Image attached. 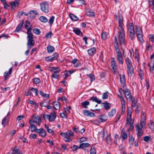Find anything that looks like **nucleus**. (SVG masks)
Instances as JSON below:
<instances>
[{"label": "nucleus", "mask_w": 154, "mask_h": 154, "mask_svg": "<svg viewBox=\"0 0 154 154\" xmlns=\"http://www.w3.org/2000/svg\"><path fill=\"white\" fill-rule=\"evenodd\" d=\"M116 19L118 21L119 23V40L120 45H124L125 44L126 42L125 40V32L123 26L122 17L121 14H119L118 17L116 15Z\"/></svg>", "instance_id": "obj_1"}, {"label": "nucleus", "mask_w": 154, "mask_h": 154, "mask_svg": "<svg viewBox=\"0 0 154 154\" xmlns=\"http://www.w3.org/2000/svg\"><path fill=\"white\" fill-rule=\"evenodd\" d=\"M114 42V47L116 53L117 61L119 63L122 64L123 63V58L119 48L117 38L116 36L115 37Z\"/></svg>", "instance_id": "obj_2"}, {"label": "nucleus", "mask_w": 154, "mask_h": 154, "mask_svg": "<svg viewBox=\"0 0 154 154\" xmlns=\"http://www.w3.org/2000/svg\"><path fill=\"white\" fill-rule=\"evenodd\" d=\"M43 117L45 120L48 119L50 122H51L54 121L56 118V114L54 112H53L50 115H43Z\"/></svg>", "instance_id": "obj_3"}, {"label": "nucleus", "mask_w": 154, "mask_h": 154, "mask_svg": "<svg viewBox=\"0 0 154 154\" xmlns=\"http://www.w3.org/2000/svg\"><path fill=\"white\" fill-rule=\"evenodd\" d=\"M41 9L43 12L47 13L49 12V5L48 2H43L40 4Z\"/></svg>", "instance_id": "obj_4"}, {"label": "nucleus", "mask_w": 154, "mask_h": 154, "mask_svg": "<svg viewBox=\"0 0 154 154\" xmlns=\"http://www.w3.org/2000/svg\"><path fill=\"white\" fill-rule=\"evenodd\" d=\"M132 114V111L131 109H128L127 111V123L125 124V126L128 127V126L129 124L130 125V123L132 121L131 118V116Z\"/></svg>", "instance_id": "obj_5"}, {"label": "nucleus", "mask_w": 154, "mask_h": 154, "mask_svg": "<svg viewBox=\"0 0 154 154\" xmlns=\"http://www.w3.org/2000/svg\"><path fill=\"white\" fill-rule=\"evenodd\" d=\"M58 57V54L57 53H55L53 55L52 57L48 56L45 57V60L47 62L50 63L53 61L57 59Z\"/></svg>", "instance_id": "obj_6"}, {"label": "nucleus", "mask_w": 154, "mask_h": 154, "mask_svg": "<svg viewBox=\"0 0 154 154\" xmlns=\"http://www.w3.org/2000/svg\"><path fill=\"white\" fill-rule=\"evenodd\" d=\"M30 120H32L33 123H35L38 125H40L41 122V119L40 116L35 115L33 116L32 119Z\"/></svg>", "instance_id": "obj_7"}, {"label": "nucleus", "mask_w": 154, "mask_h": 154, "mask_svg": "<svg viewBox=\"0 0 154 154\" xmlns=\"http://www.w3.org/2000/svg\"><path fill=\"white\" fill-rule=\"evenodd\" d=\"M27 38L28 39L27 49H30L31 47L34 46V42L33 39V37Z\"/></svg>", "instance_id": "obj_8"}, {"label": "nucleus", "mask_w": 154, "mask_h": 154, "mask_svg": "<svg viewBox=\"0 0 154 154\" xmlns=\"http://www.w3.org/2000/svg\"><path fill=\"white\" fill-rule=\"evenodd\" d=\"M124 93L127 100L129 101H131L132 97L131 95L130 91L128 89H126L124 91Z\"/></svg>", "instance_id": "obj_9"}, {"label": "nucleus", "mask_w": 154, "mask_h": 154, "mask_svg": "<svg viewBox=\"0 0 154 154\" xmlns=\"http://www.w3.org/2000/svg\"><path fill=\"white\" fill-rule=\"evenodd\" d=\"M36 132L38 133L39 135L42 137H45L46 135V132L43 128L38 129L37 131H36Z\"/></svg>", "instance_id": "obj_10"}, {"label": "nucleus", "mask_w": 154, "mask_h": 154, "mask_svg": "<svg viewBox=\"0 0 154 154\" xmlns=\"http://www.w3.org/2000/svg\"><path fill=\"white\" fill-rule=\"evenodd\" d=\"M86 14L91 17H93L95 16V14L94 11L90 8H87L85 10Z\"/></svg>", "instance_id": "obj_11"}, {"label": "nucleus", "mask_w": 154, "mask_h": 154, "mask_svg": "<svg viewBox=\"0 0 154 154\" xmlns=\"http://www.w3.org/2000/svg\"><path fill=\"white\" fill-rule=\"evenodd\" d=\"M71 63L73 64V66L75 67L78 68L80 67L81 66L80 62L76 58H75L72 60Z\"/></svg>", "instance_id": "obj_12"}, {"label": "nucleus", "mask_w": 154, "mask_h": 154, "mask_svg": "<svg viewBox=\"0 0 154 154\" xmlns=\"http://www.w3.org/2000/svg\"><path fill=\"white\" fill-rule=\"evenodd\" d=\"M29 123L30 125L29 126V128H31V131L32 132H36V131H37V130L38 129H37L36 126L33 124L34 123H33L32 120H29Z\"/></svg>", "instance_id": "obj_13"}, {"label": "nucleus", "mask_w": 154, "mask_h": 154, "mask_svg": "<svg viewBox=\"0 0 154 154\" xmlns=\"http://www.w3.org/2000/svg\"><path fill=\"white\" fill-rule=\"evenodd\" d=\"M128 136L127 134L125 132V130L124 128H123L122 129L120 138L122 137V140H125L127 139Z\"/></svg>", "instance_id": "obj_14"}, {"label": "nucleus", "mask_w": 154, "mask_h": 154, "mask_svg": "<svg viewBox=\"0 0 154 154\" xmlns=\"http://www.w3.org/2000/svg\"><path fill=\"white\" fill-rule=\"evenodd\" d=\"M19 3V0H15L13 2H11L10 4L11 6L12 9H14L16 6L18 5Z\"/></svg>", "instance_id": "obj_15"}, {"label": "nucleus", "mask_w": 154, "mask_h": 154, "mask_svg": "<svg viewBox=\"0 0 154 154\" xmlns=\"http://www.w3.org/2000/svg\"><path fill=\"white\" fill-rule=\"evenodd\" d=\"M120 81L121 83L122 86L124 87L125 86V76L124 75H120Z\"/></svg>", "instance_id": "obj_16"}, {"label": "nucleus", "mask_w": 154, "mask_h": 154, "mask_svg": "<svg viewBox=\"0 0 154 154\" xmlns=\"http://www.w3.org/2000/svg\"><path fill=\"white\" fill-rule=\"evenodd\" d=\"M136 128L137 131V135L140 136L142 135L143 132L142 129L143 128L140 127L139 125L137 124L136 125Z\"/></svg>", "instance_id": "obj_17"}, {"label": "nucleus", "mask_w": 154, "mask_h": 154, "mask_svg": "<svg viewBox=\"0 0 154 154\" xmlns=\"http://www.w3.org/2000/svg\"><path fill=\"white\" fill-rule=\"evenodd\" d=\"M83 112L84 115L87 116L93 117L94 116L95 114L91 112L89 110H83Z\"/></svg>", "instance_id": "obj_18"}, {"label": "nucleus", "mask_w": 154, "mask_h": 154, "mask_svg": "<svg viewBox=\"0 0 154 154\" xmlns=\"http://www.w3.org/2000/svg\"><path fill=\"white\" fill-rule=\"evenodd\" d=\"M98 119L100 122H102L106 121L107 118L105 115H101L98 116Z\"/></svg>", "instance_id": "obj_19"}, {"label": "nucleus", "mask_w": 154, "mask_h": 154, "mask_svg": "<svg viewBox=\"0 0 154 154\" xmlns=\"http://www.w3.org/2000/svg\"><path fill=\"white\" fill-rule=\"evenodd\" d=\"M12 67H11L9 69L8 72H5L4 73V76L5 80L7 79L8 77L11 74L12 72Z\"/></svg>", "instance_id": "obj_20"}, {"label": "nucleus", "mask_w": 154, "mask_h": 154, "mask_svg": "<svg viewBox=\"0 0 154 154\" xmlns=\"http://www.w3.org/2000/svg\"><path fill=\"white\" fill-rule=\"evenodd\" d=\"M74 72V71L73 70L65 71L64 72V78L65 79L67 78L70 75L73 73Z\"/></svg>", "instance_id": "obj_21"}, {"label": "nucleus", "mask_w": 154, "mask_h": 154, "mask_svg": "<svg viewBox=\"0 0 154 154\" xmlns=\"http://www.w3.org/2000/svg\"><path fill=\"white\" fill-rule=\"evenodd\" d=\"M60 134L66 138L65 140L66 142H69L72 141V139L69 137L67 135V134L64 132H61Z\"/></svg>", "instance_id": "obj_22"}, {"label": "nucleus", "mask_w": 154, "mask_h": 154, "mask_svg": "<svg viewBox=\"0 0 154 154\" xmlns=\"http://www.w3.org/2000/svg\"><path fill=\"white\" fill-rule=\"evenodd\" d=\"M73 31L77 35L82 36L83 35L82 32L78 28H73Z\"/></svg>", "instance_id": "obj_23"}, {"label": "nucleus", "mask_w": 154, "mask_h": 154, "mask_svg": "<svg viewBox=\"0 0 154 154\" xmlns=\"http://www.w3.org/2000/svg\"><path fill=\"white\" fill-rule=\"evenodd\" d=\"M111 66L113 70L114 71V72L116 73V69L117 68V66L116 64V63L115 61L114 58L112 59V60L111 62Z\"/></svg>", "instance_id": "obj_24"}, {"label": "nucleus", "mask_w": 154, "mask_h": 154, "mask_svg": "<svg viewBox=\"0 0 154 154\" xmlns=\"http://www.w3.org/2000/svg\"><path fill=\"white\" fill-rule=\"evenodd\" d=\"M24 23V22L23 20L21 21V22L19 24V25L17 27L15 30V31L16 32H18L20 31L22 28V26Z\"/></svg>", "instance_id": "obj_25"}, {"label": "nucleus", "mask_w": 154, "mask_h": 154, "mask_svg": "<svg viewBox=\"0 0 154 154\" xmlns=\"http://www.w3.org/2000/svg\"><path fill=\"white\" fill-rule=\"evenodd\" d=\"M47 52L48 53H52L54 51V48L51 45H48L47 48Z\"/></svg>", "instance_id": "obj_26"}, {"label": "nucleus", "mask_w": 154, "mask_h": 154, "mask_svg": "<svg viewBox=\"0 0 154 154\" xmlns=\"http://www.w3.org/2000/svg\"><path fill=\"white\" fill-rule=\"evenodd\" d=\"M54 108L56 110L59 109L60 106V103L57 101L54 102L53 103Z\"/></svg>", "instance_id": "obj_27"}, {"label": "nucleus", "mask_w": 154, "mask_h": 154, "mask_svg": "<svg viewBox=\"0 0 154 154\" xmlns=\"http://www.w3.org/2000/svg\"><path fill=\"white\" fill-rule=\"evenodd\" d=\"M8 119L7 116H5L2 120V124L3 127H5L6 125L8 123Z\"/></svg>", "instance_id": "obj_28"}, {"label": "nucleus", "mask_w": 154, "mask_h": 154, "mask_svg": "<svg viewBox=\"0 0 154 154\" xmlns=\"http://www.w3.org/2000/svg\"><path fill=\"white\" fill-rule=\"evenodd\" d=\"M128 75L130 76H131L133 73V66L127 67Z\"/></svg>", "instance_id": "obj_29"}, {"label": "nucleus", "mask_w": 154, "mask_h": 154, "mask_svg": "<svg viewBox=\"0 0 154 154\" xmlns=\"http://www.w3.org/2000/svg\"><path fill=\"white\" fill-rule=\"evenodd\" d=\"M88 51L90 55H93L96 53V49L95 48H93L88 50Z\"/></svg>", "instance_id": "obj_30"}, {"label": "nucleus", "mask_w": 154, "mask_h": 154, "mask_svg": "<svg viewBox=\"0 0 154 154\" xmlns=\"http://www.w3.org/2000/svg\"><path fill=\"white\" fill-rule=\"evenodd\" d=\"M29 17L31 18H33L38 14L37 12L35 11H32L29 12Z\"/></svg>", "instance_id": "obj_31"}, {"label": "nucleus", "mask_w": 154, "mask_h": 154, "mask_svg": "<svg viewBox=\"0 0 154 154\" xmlns=\"http://www.w3.org/2000/svg\"><path fill=\"white\" fill-rule=\"evenodd\" d=\"M109 103L106 102L105 103H102L101 104L102 106L106 110L109 109L110 108V106H109Z\"/></svg>", "instance_id": "obj_32"}, {"label": "nucleus", "mask_w": 154, "mask_h": 154, "mask_svg": "<svg viewBox=\"0 0 154 154\" xmlns=\"http://www.w3.org/2000/svg\"><path fill=\"white\" fill-rule=\"evenodd\" d=\"M50 71L54 73H58V72L60 71V69L58 67H51Z\"/></svg>", "instance_id": "obj_33"}, {"label": "nucleus", "mask_w": 154, "mask_h": 154, "mask_svg": "<svg viewBox=\"0 0 154 154\" xmlns=\"http://www.w3.org/2000/svg\"><path fill=\"white\" fill-rule=\"evenodd\" d=\"M126 62L127 65V67L132 66V63L131 60L128 57L126 58Z\"/></svg>", "instance_id": "obj_34"}, {"label": "nucleus", "mask_w": 154, "mask_h": 154, "mask_svg": "<svg viewBox=\"0 0 154 154\" xmlns=\"http://www.w3.org/2000/svg\"><path fill=\"white\" fill-rule=\"evenodd\" d=\"M106 141L107 144L110 145L112 144L111 138H110V136L108 135H107L106 136Z\"/></svg>", "instance_id": "obj_35"}, {"label": "nucleus", "mask_w": 154, "mask_h": 154, "mask_svg": "<svg viewBox=\"0 0 154 154\" xmlns=\"http://www.w3.org/2000/svg\"><path fill=\"white\" fill-rule=\"evenodd\" d=\"M90 146L89 143H81L80 145L79 148H85V147H89Z\"/></svg>", "instance_id": "obj_36"}, {"label": "nucleus", "mask_w": 154, "mask_h": 154, "mask_svg": "<svg viewBox=\"0 0 154 154\" xmlns=\"http://www.w3.org/2000/svg\"><path fill=\"white\" fill-rule=\"evenodd\" d=\"M136 32L137 35L140 34H142V29L140 28L139 26H136Z\"/></svg>", "instance_id": "obj_37"}, {"label": "nucleus", "mask_w": 154, "mask_h": 154, "mask_svg": "<svg viewBox=\"0 0 154 154\" xmlns=\"http://www.w3.org/2000/svg\"><path fill=\"white\" fill-rule=\"evenodd\" d=\"M69 17L72 20L74 21H77L79 19L76 16L71 13L69 14Z\"/></svg>", "instance_id": "obj_38"}, {"label": "nucleus", "mask_w": 154, "mask_h": 154, "mask_svg": "<svg viewBox=\"0 0 154 154\" xmlns=\"http://www.w3.org/2000/svg\"><path fill=\"white\" fill-rule=\"evenodd\" d=\"M108 37V34L105 32H102V38L103 40H106Z\"/></svg>", "instance_id": "obj_39"}, {"label": "nucleus", "mask_w": 154, "mask_h": 154, "mask_svg": "<svg viewBox=\"0 0 154 154\" xmlns=\"http://www.w3.org/2000/svg\"><path fill=\"white\" fill-rule=\"evenodd\" d=\"M128 31L129 33L134 32V27L133 26L130 25L128 27Z\"/></svg>", "instance_id": "obj_40"}, {"label": "nucleus", "mask_w": 154, "mask_h": 154, "mask_svg": "<svg viewBox=\"0 0 154 154\" xmlns=\"http://www.w3.org/2000/svg\"><path fill=\"white\" fill-rule=\"evenodd\" d=\"M89 102L88 101H85L84 102H82L81 103V104L83 107L85 108H87V106L89 105Z\"/></svg>", "instance_id": "obj_41"}, {"label": "nucleus", "mask_w": 154, "mask_h": 154, "mask_svg": "<svg viewBox=\"0 0 154 154\" xmlns=\"http://www.w3.org/2000/svg\"><path fill=\"white\" fill-rule=\"evenodd\" d=\"M116 110L115 109H112V110L109 112L108 115L110 117H112L115 114Z\"/></svg>", "instance_id": "obj_42"}, {"label": "nucleus", "mask_w": 154, "mask_h": 154, "mask_svg": "<svg viewBox=\"0 0 154 154\" xmlns=\"http://www.w3.org/2000/svg\"><path fill=\"white\" fill-rule=\"evenodd\" d=\"M33 83L35 84H38L40 83V79L38 78H35L32 79Z\"/></svg>", "instance_id": "obj_43"}, {"label": "nucleus", "mask_w": 154, "mask_h": 154, "mask_svg": "<svg viewBox=\"0 0 154 154\" xmlns=\"http://www.w3.org/2000/svg\"><path fill=\"white\" fill-rule=\"evenodd\" d=\"M39 20L41 21L43 23H46L48 21V19L43 16L40 17L39 18Z\"/></svg>", "instance_id": "obj_44"}, {"label": "nucleus", "mask_w": 154, "mask_h": 154, "mask_svg": "<svg viewBox=\"0 0 154 154\" xmlns=\"http://www.w3.org/2000/svg\"><path fill=\"white\" fill-rule=\"evenodd\" d=\"M31 28L29 29H27V33L28 35L27 38H30L31 37H33L31 31Z\"/></svg>", "instance_id": "obj_45"}, {"label": "nucleus", "mask_w": 154, "mask_h": 154, "mask_svg": "<svg viewBox=\"0 0 154 154\" xmlns=\"http://www.w3.org/2000/svg\"><path fill=\"white\" fill-rule=\"evenodd\" d=\"M134 141V138L132 136H130L129 138V142L130 145H132Z\"/></svg>", "instance_id": "obj_46"}, {"label": "nucleus", "mask_w": 154, "mask_h": 154, "mask_svg": "<svg viewBox=\"0 0 154 154\" xmlns=\"http://www.w3.org/2000/svg\"><path fill=\"white\" fill-rule=\"evenodd\" d=\"M137 36L138 37V40L141 42H143V37L142 34H140L137 35Z\"/></svg>", "instance_id": "obj_47"}, {"label": "nucleus", "mask_w": 154, "mask_h": 154, "mask_svg": "<svg viewBox=\"0 0 154 154\" xmlns=\"http://www.w3.org/2000/svg\"><path fill=\"white\" fill-rule=\"evenodd\" d=\"M54 19H55V17L54 16H52L50 18V19L49 20L48 22H49V24L50 25H51L53 24V23L54 21Z\"/></svg>", "instance_id": "obj_48"}, {"label": "nucleus", "mask_w": 154, "mask_h": 154, "mask_svg": "<svg viewBox=\"0 0 154 154\" xmlns=\"http://www.w3.org/2000/svg\"><path fill=\"white\" fill-rule=\"evenodd\" d=\"M96 150L94 147L91 146L90 149V154H96Z\"/></svg>", "instance_id": "obj_49"}, {"label": "nucleus", "mask_w": 154, "mask_h": 154, "mask_svg": "<svg viewBox=\"0 0 154 154\" xmlns=\"http://www.w3.org/2000/svg\"><path fill=\"white\" fill-rule=\"evenodd\" d=\"M33 32L34 33L37 35H39L41 33V31L38 28H35L33 29Z\"/></svg>", "instance_id": "obj_50"}, {"label": "nucleus", "mask_w": 154, "mask_h": 154, "mask_svg": "<svg viewBox=\"0 0 154 154\" xmlns=\"http://www.w3.org/2000/svg\"><path fill=\"white\" fill-rule=\"evenodd\" d=\"M148 125L149 126L150 128L152 130H154V125L153 122H152L148 124Z\"/></svg>", "instance_id": "obj_51"}, {"label": "nucleus", "mask_w": 154, "mask_h": 154, "mask_svg": "<svg viewBox=\"0 0 154 154\" xmlns=\"http://www.w3.org/2000/svg\"><path fill=\"white\" fill-rule=\"evenodd\" d=\"M30 90L34 92L35 94V95L37 96L38 94V90L37 88H30Z\"/></svg>", "instance_id": "obj_52"}, {"label": "nucleus", "mask_w": 154, "mask_h": 154, "mask_svg": "<svg viewBox=\"0 0 154 154\" xmlns=\"http://www.w3.org/2000/svg\"><path fill=\"white\" fill-rule=\"evenodd\" d=\"M87 75L89 77L91 81H93L95 80L94 75L92 74H89Z\"/></svg>", "instance_id": "obj_53"}, {"label": "nucleus", "mask_w": 154, "mask_h": 154, "mask_svg": "<svg viewBox=\"0 0 154 154\" xmlns=\"http://www.w3.org/2000/svg\"><path fill=\"white\" fill-rule=\"evenodd\" d=\"M100 77L102 79H105L106 76V73L105 72H101L100 75Z\"/></svg>", "instance_id": "obj_54"}, {"label": "nucleus", "mask_w": 154, "mask_h": 154, "mask_svg": "<svg viewBox=\"0 0 154 154\" xmlns=\"http://www.w3.org/2000/svg\"><path fill=\"white\" fill-rule=\"evenodd\" d=\"M108 93L107 92L103 93L102 96V99H106L108 98Z\"/></svg>", "instance_id": "obj_55"}, {"label": "nucleus", "mask_w": 154, "mask_h": 154, "mask_svg": "<svg viewBox=\"0 0 154 154\" xmlns=\"http://www.w3.org/2000/svg\"><path fill=\"white\" fill-rule=\"evenodd\" d=\"M140 105L139 104L138 105L137 104L135 109L136 112L137 113H139L140 111Z\"/></svg>", "instance_id": "obj_56"}, {"label": "nucleus", "mask_w": 154, "mask_h": 154, "mask_svg": "<svg viewBox=\"0 0 154 154\" xmlns=\"http://www.w3.org/2000/svg\"><path fill=\"white\" fill-rule=\"evenodd\" d=\"M139 76L140 78V79H143V72L142 71L141 69H140L139 70Z\"/></svg>", "instance_id": "obj_57"}, {"label": "nucleus", "mask_w": 154, "mask_h": 154, "mask_svg": "<svg viewBox=\"0 0 154 154\" xmlns=\"http://www.w3.org/2000/svg\"><path fill=\"white\" fill-rule=\"evenodd\" d=\"M29 22L26 21V22L25 25V28L27 29H29L31 28H30L29 26Z\"/></svg>", "instance_id": "obj_58"}, {"label": "nucleus", "mask_w": 154, "mask_h": 154, "mask_svg": "<svg viewBox=\"0 0 154 154\" xmlns=\"http://www.w3.org/2000/svg\"><path fill=\"white\" fill-rule=\"evenodd\" d=\"M67 134V135L69 137L71 136H73L74 135V133L73 132L71 131H68L67 132H65Z\"/></svg>", "instance_id": "obj_59"}, {"label": "nucleus", "mask_w": 154, "mask_h": 154, "mask_svg": "<svg viewBox=\"0 0 154 154\" xmlns=\"http://www.w3.org/2000/svg\"><path fill=\"white\" fill-rule=\"evenodd\" d=\"M52 35V33L51 32H48V33H47L45 35V37L46 38H50L51 37Z\"/></svg>", "instance_id": "obj_60"}, {"label": "nucleus", "mask_w": 154, "mask_h": 154, "mask_svg": "<svg viewBox=\"0 0 154 154\" xmlns=\"http://www.w3.org/2000/svg\"><path fill=\"white\" fill-rule=\"evenodd\" d=\"M14 154H22V153L19 150L17 149H14L13 150Z\"/></svg>", "instance_id": "obj_61"}, {"label": "nucleus", "mask_w": 154, "mask_h": 154, "mask_svg": "<svg viewBox=\"0 0 154 154\" xmlns=\"http://www.w3.org/2000/svg\"><path fill=\"white\" fill-rule=\"evenodd\" d=\"M125 104H122V112L121 114L123 115L125 111Z\"/></svg>", "instance_id": "obj_62"}, {"label": "nucleus", "mask_w": 154, "mask_h": 154, "mask_svg": "<svg viewBox=\"0 0 154 154\" xmlns=\"http://www.w3.org/2000/svg\"><path fill=\"white\" fill-rule=\"evenodd\" d=\"M141 120L143 121H146V115L145 113L142 112L141 116Z\"/></svg>", "instance_id": "obj_63"}, {"label": "nucleus", "mask_w": 154, "mask_h": 154, "mask_svg": "<svg viewBox=\"0 0 154 154\" xmlns=\"http://www.w3.org/2000/svg\"><path fill=\"white\" fill-rule=\"evenodd\" d=\"M129 37L131 39L133 40L135 37V33L133 32L132 33H129Z\"/></svg>", "instance_id": "obj_64"}]
</instances>
